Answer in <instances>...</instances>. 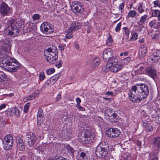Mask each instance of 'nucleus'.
I'll list each match as a JSON object with an SVG mask.
<instances>
[{
    "instance_id": "nucleus-1",
    "label": "nucleus",
    "mask_w": 160,
    "mask_h": 160,
    "mask_svg": "<svg viewBox=\"0 0 160 160\" xmlns=\"http://www.w3.org/2000/svg\"><path fill=\"white\" fill-rule=\"evenodd\" d=\"M149 93V87L143 83L137 84L133 86L128 92L129 98L133 103H139L146 98Z\"/></svg>"
},
{
    "instance_id": "nucleus-2",
    "label": "nucleus",
    "mask_w": 160,
    "mask_h": 160,
    "mask_svg": "<svg viewBox=\"0 0 160 160\" xmlns=\"http://www.w3.org/2000/svg\"><path fill=\"white\" fill-rule=\"evenodd\" d=\"M45 50L44 57L46 61L49 63L52 64L54 63L58 58L57 48L52 46Z\"/></svg>"
},
{
    "instance_id": "nucleus-3",
    "label": "nucleus",
    "mask_w": 160,
    "mask_h": 160,
    "mask_svg": "<svg viewBox=\"0 0 160 160\" xmlns=\"http://www.w3.org/2000/svg\"><path fill=\"white\" fill-rule=\"evenodd\" d=\"M94 136V134L92 131L86 130L79 132L78 139L82 143L88 144L93 141Z\"/></svg>"
},
{
    "instance_id": "nucleus-4",
    "label": "nucleus",
    "mask_w": 160,
    "mask_h": 160,
    "mask_svg": "<svg viewBox=\"0 0 160 160\" xmlns=\"http://www.w3.org/2000/svg\"><path fill=\"white\" fill-rule=\"evenodd\" d=\"M108 152V146L107 144H100L96 149L95 153L97 156L99 158H104Z\"/></svg>"
},
{
    "instance_id": "nucleus-5",
    "label": "nucleus",
    "mask_w": 160,
    "mask_h": 160,
    "mask_svg": "<svg viewBox=\"0 0 160 160\" xmlns=\"http://www.w3.org/2000/svg\"><path fill=\"white\" fill-rule=\"evenodd\" d=\"M40 29L42 32L44 34L50 35L54 31L52 25L48 22H44L40 25Z\"/></svg>"
},
{
    "instance_id": "nucleus-6",
    "label": "nucleus",
    "mask_w": 160,
    "mask_h": 160,
    "mask_svg": "<svg viewBox=\"0 0 160 160\" xmlns=\"http://www.w3.org/2000/svg\"><path fill=\"white\" fill-rule=\"evenodd\" d=\"M25 141L28 142L30 146H36L37 138L34 133H28L25 136Z\"/></svg>"
},
{
    "instance_id": "nucleus-7",
    "label": "nucleus",
    "mask_w": 160,
    "mask_h": 160,
    "mask_svg": "<svg viewBox=\"0 0 160 160\" xmlns=\"http://www.w3.org/2000/svg\"><path fill=\"white\" fill-rule=\"evenodd\" d=\"M3 142L5 143L4 148L7 150H10L12 146L13 142L12 136L9 134L7 135L4 137Z\"/></svg>"
},
{
    "instance_id": "nucleus-8",
    "label": "nucleus",
    "mask_w": 160,
    "mask_h": 160,
    "mask_svg": "<svg viewBox=\"0 0 160 160\" xmlns=\"http://www.w3.org/2000/svg\"><path fill=\"white\" fill-rule=\"evenodd\" d=\"M120 133V130L116 128H110L106 132V135L112 138H115L118 136Z\"/></svg>"
},
{
    "instance_id": "nucleus-9",
    "label": "nucleus",
    "mask_w": 160,
    "mask_h": 160,
    "mask_svg": "<svg viewBox=\"0 0 160 160\" xmlns=\"http://www.w3.org/2000/svg\"><path fill=\"white\" fill-rule=\"evenodd\" d=\"M19 31L18 29H14L12 26L10 24V25L5 29L4 34L6 35L15 36L17 35Z\"/></svg>"
},
{
    "instance_id": "nucleus-10",
    "label": "nucleus",
    "mask_w": 160,
    "mask_h": 160,
    "mask_svg": "<svg viewBox=\"0 0 160 160\" xmlns=\"http://www.w3.org/2000/svg\"><path fill=\"white\" fill-rule=\"evenodd\" d=\"M144 73L153 79L157 78V72L152 67H147L144 70Z\"/></svg>"
},
{
    "instance_id": "nucleus-11",
    "label": "nucleus",
    "mask_w": 160,
    "mask_h": 160,
    "mask_svg": "<svg viewBox=\"0 0 160 160\" xmlns=\"http://www.w3.org/2000/svg\"><path fill=\"white\" fill-rule=\"evenodd\" d=\"M123 65L119 64L117 63L112 66L109 65L108 64H106V68L109 69L110 71L112 72H117L123 68Z\"/></svg>"
},
{
    "instance_id": "nucleus-12",
    "label": "nucleus",
    "mask_w": 160,
    "mask_h": 160,
    "mask_svg": "<svg viewBox=\"0 0 160 160\" xmlns=\"http://www.w3.org/2000/svg\"><path fill=\"white\" fill-rule=\"evenodd\" d=\"M104 116L105 118L108 121L111 120L112 122L113 121L112 120L116 118L117 115L116 113L114 112L113 113L111 109H108L105 110V111Z\"/></svg>"
},
{
    "instance_id": "nucleus-13",
    "label": "nucleus",
    "mask_w": 160,
    "mask_h": 160,
    "mask_svg": "<svg viewBox=\"0 0 160 160\" xmlns=\"http://www.w3.org/2000/svg\"><path fill=\"white\" fill-rule=\"evenodd\" d=\"M21 64L17 61V63L14 62V64H12L10 65L5 67L7 71L10 72H14L17 71L18 68L20 67Z\"/></svg>"
},
{
    "instance_id": "nucleus-14",
    "label": "nucleus",
    "mask_w": 160,
    "mask_h": 160,
    "mask_svg": "<svg viewBox=\"0 0 160 160\" xmlns=\"http://www.w3.org/2000/svg\"><path fill=\"white\" fill-rule=\"evenodd\" d=\"M37 124L41 125L44 121V114L42 109L39 108L38 109L37 115Z\"/></svg>"
},
{
    "instance_id": "nucleus-15",
    "label": "nucleus",
    "mask_w": 160,
    "mask_h": 160,
    "mask_svg": "<svg viewBox=\"0 0 160 160\" xmlns=\"http://www.w3.org/2000/svg\"><path fill=\"white\" fill-rule=\"evenodd\" d=\"M9 8L4 2L2 3L0 7V13L2 15H7L9 12Z\"/></svg>"
},
{
    "instance_id": "nucleus-16",
    "label": "nucleus",
    "mask_w": 160,
    "mask_h": 160,
    "mask_svg": "<svg viewBox=\"0 0 160 160\" xmlns=\"http://www.w3.org/2000/svg\"><path fill=\"white\" fill-rule=\"evenodd\" d=\"M113 55V52L111 48H107L104 50L103 52V57L105 61L112 58Z\"/></svg>"
},
{
    "instance_id": "nucleus-17",
    "label": "nucleus",
    "mask_w": 160,
    "mask_h": 160,
    "mask_svg": "<svg viewBox=\"0 0 160 160\" xmlns=\"http://www.w3.org/2000/svg\"><path fill=\"white\" fill-rule=\"evenodd\" d=\"M2 47L4 51H5V53H8L10 51L11 42L9 40L6 39L4 40L2 43Z\"/></svg>"
},
{
    "instance_id": "nucleus-18",
    "label": "nucleus",
    "mask_w": 160,
    "mask_h": 160,
    "mask_svg": "<svg viewBox=\"0 0 160 160\" xmlns=\"http://www.w3.org/2000/svg\"><path fill=\"white\" fill-rule=\"evenodd\" d=\"M17 61L14 58L8 57L7 59L4 58L2 61L3 64V67L8 66L12 64H14L15 62L17 63Z\"/></svg>"
},
{
    "instance_id": "nucleus-19",
    "label": "nucleus",
    "mask_w": 160,
    "mask_h": 160,
    "mask_svg": "<svg viewBox=\"0 0 160 160\" xmlns=\"http://www.w3.org/2000/svg\"><path fill=\"white\" fill-rule=\"evenodd\" d=\"M160 59V50L153 52L150 56L149 59L154 62H157Z\"/></svg>"
},
{
    "instance_id": "nucleus-20",
    "label": "nucleus",
    "mask_w": 160,
    "mask_h": 160,
    "mask_svg": "<svg viewBox=\"0 0 160 160\" xmlns=\"http://www.w3.org/2000/svg\"><path fill=\"white\" fill-rule=\"evenodd\" d=\"M151 144L158 150L160 149V138H155L150 141Z\"/></svg>"
},
{
    "instance_id": "nucleus-21",
    "label": "nucleus",
    "mask_w": 160,
    "mask_h": 160,
    "mask_svg": "<svg viewBox=\"0 0 160 160\" xmlns=\"http://www.w3.org/2000/svg\"><path fill=\"white\" fill-rule=\"evenodd\" d=\"M100 62V59L97 57H95L91 61L87 62V64L90 65L91 67L93 68L97 67Z\"/></svg>"
},
{
    "instance_id": "nucleus-22",
    "label": "nucleus",
    "mask_w": 160,
    "mask_h": 160,
    "mask_svg": "<svg viewBox=\"0 0 160 160\" xmlns=\"http://www.w3.org/2000/svg\"><path fill=\"white\" fill-rule=\"evenodd\" d=\"M71 8L73 12L76 13L80 11L82 7L78 4V2H74L72 3Z\"/></svg>"
},
{
    "instance_id": "nucleus-23",
    "label": "nucleus",
    "mask_w": 160,
    "mask_h": 160,
    "mask_svg": "<svg viewBox=\"0 0 160 160\" xmlns=\"http://www.w3.org/2000/svg\"><path fill=\"white\" fill-rule=\"evenodd\" d=\"M9 24H10L14 29L18 30V28L22 25L21 22L19 20H11L9 21Z\"/></svg>"
},
{
    "instance_id": "nucleus-24",
    "label": "nucleus",
    "mask_w": 160,
    "mask_h": 160,
    "mask_svg": "<svg viewBox=\"0 0 160 160\" xmlns=\"http://www.w3.org/2000/svg\"><path fill=\"white\" fill-rule=\"evenodd\" d=\"M81 27V24L77 22L72 23L71 25V31L78 30Z\"/></svg>"
},
{
    "instance_id": "nucleus-25",
    "label": "nucleus",
    "mask_w": 160,
    "mask_h": 160,
    "mask_svg": "<svg viewBox=\"0 0 160 160\" xmlns=\"http://www.w3.org/2000/svg\"><path fill=\"white\" fill-rule=\"evenodd\" d=\"M27 31L30 32H34L37 30V27L34 24L32 23H29L28 24L27 28Z\"/></svg>"
},
{
    "instance_id": "nucleus-26",
    "label": "nucleus",
    "mask_w": 160,
    "mask_h": 160,
    "mask_svg": "<svg viewBox=\"0 0 160 160\" xmlns=\"http://www.w3.org/2000/svg\"><path fill=\"white\" fill-rule=\"evenodd\" d=\"M17 145L18 148L20 151H23L25 148V146L21 138L18 139Z\"/></svg>"
},
{
    "instance_id": "nucleus-27",
    "label": "nucleus",
    "mask_w": 160,
    "mask_h": 160,
    "mask_svg": "<svg viewBox=\"0 0 160 160\" xmlns=\"http://www.w3.org/2000/svg\"><path fill=\"white\" fill-rule=\"evenodd\" d=\"M147 52V48L144 46L141 47L139 49V55L141 58L145 56Z\"/></svg>"
},
{
    "instance_id": "nucleus-28",
    "label": "nucleus",
    "mask_w": 160,
    "mask_h": 160,
    "mask_svg": "<svg viewBox=\"0 0 160 160\" xmlns=\"http://www.w3.org/2000/svg\"><path fill=\"white\" fill-rule=\"evenodd\" d=\"M148 17V16L147 15H144L143 16H142L139 21L137 22L139 26H141L144 24Z\"/></svg>"
},
{
    "instance_id": "nucleus-29",
    "label": "nucleus",
    "mask_w": 160,
    "mask_h": 160,
    "mask_svg": "<svg viewBox=\"0 0 160 160\" xmlns=\"http://www.w3.org/2000/svg\"><path fill=\"white\" fill-rule=\"evenodd\" d=\"M158 22H157L156 20H153L150 22L149 23L150 26L151 28H158Z\"/></svg>"
},
{
    "instance_id": "nucleus-30",
    "label": "nucleus",
    "mask_w": 160,
    "mask_h": 160,
    "mask_svg": "<svg viewBox=\"0 0 160 160\" xmlns=\"http://www.w3.org/2000/svg\"><path fill=\"white\" fill-rule=\"evenodd\" d=\"M78 160H89V159L86 156V153L83 152H80L79 154Z\"/></svg>"
},
{
    "instance_id": "nucleus-31",
    "label": "nucleus",
    "mask_w": 160,
    "mask_h": 160,
    "mask_svg": "<svg viewBox=\"0 0 160 160\" xmlns=\"http://www.w3.org/2000/svg\"><path fill=\"white\" fill-rule=\"evenodd\" d=\"M106 61H107V64H108L109 65L112 66L117 63V60L113 56L111 58H109V60H108Z\"/></svg>"
},
{
    "instance_id": "nucleus-32",
    "label": "nucleus",
    "mask_w": 160,
    "mask_h": 160,
    "mask_svg": "<svg viewBox=\"0 0 160 160\" xmlns=\"http://www.w3.org/2000/svg\"><path fill=\"white\" fill-rule=\"evenodd\" d=\"M7 76L2 71H0V82H2L6 80Z\"/></svg>"
},
{
    "instance_id": "nucleus-33",
    "label": "nucleus",
    "mask_w": 160,
    "mask_h": 160,
    "mask_svg": "<svg viewBox=\"0 0 160 160\" xmlns=\"http://www.w3.org/2000/svg\"><path fill=\"white\" fill-rule=\"evenodd\" d=\"M11 110L12 115L15 114L17 117L19 116V111L17 108H11Z\"/></svg>"
},
{
    "instance_id": "nucleus-34",
    "label": "nucleus",
    "mask_w": 160,
    "mask_h": 160,
    "mask_svg": "<svg viewBox=\"0 0 160 160\" xmlns=\"http://www.w3.org/2000/svg\"><path fill=\"white\" fill-rule=\"evenodd\" d=\"M60 73L57 74L53 76H52L51 78V79L53 81V82L55 83L56 81L58 80L59 78L60 77Z\"/></svg>"
},
{
    "instance_id": "nucleus-35",
    "label": "nucleus",
    "mask_w": 160,
    "mask_h": 160,
    "mask_svg": "<svg viewBox=\"0 0 160 160\" xmlns=\"http://www.w3.org/2000/svg\"><path fill=\"white\" fill-rule=\"evenodd\" d=\"M145 8L142 6V3H140L139 5L138 10L140 13H142L144 11Z\"/></svg>"
},
{
    "instance_id": "nucleus-36",
    "label": "nucleus",
    "mask_w": 160,
    "mask_h": 160,
    "mask_svg": "<svg viewBox=\"0 0 160 160\" xmlns=\"http://www.w3.org/2000/svg\"><path fill=\"white\" fill-rule=\"evenodd\" d=\"M34 98V96L33 94H32L26 97L23 98V101L24 102H27L28 101L31 100Z\"/></svg>"
},
{
    "instance_id": "nucleus-37",
    "label": "nucleus",
    "mask_w": 160,
    "mask_h": 160,
    "mask_svg": "<svg viewBox=\"0 0 160 160\" xmlns=\"http://www.w3.org/2000/svg\"><path fill=\"white\" fill-rule=\"evenodd\" d=\"M54 83L53 82L51 79L47 80L46 82L45 83V85L46 86H51Z\"/></svg>"
},
{
    "instance_id": "nucleus-38",
    "label": "nucleus",
    "mask_w": 160,
    "mask_h": 160,
    "mask_svg": "<svg viewBox=\"0 0 160 160\" xmlns=\"http://www.w3.org/2000/svg\"><path fill=\"white\" fill-rule=\"evenodd\" d=\"M30 105V103L29 102H27L24 105L23 108V111L25 113H27L28 112Z\"/></svg>"
},
{
    "instance_id": "nucleus-39",
    "label": "nucleus",
    "mask_w": 160,
    "mask_h": 160,
    "mask_svg": "<svg viewBox=\"0 0 160 160\" xmlns=\"http://www.w3.org/2000/svg\"><path fill=\"white\" fill-rule=\"evenodd\" d=\"M137 14V12L134 10L130 11L128 14V16L129 17H135Z\"/></svg>"
},
{
    "instance_id": "nucleus-40",
    "label": "nucleus",
    "mask_w": 160,
    "mask_h": 160,
    "mask_svg": "<svg viewBox=\"0 0 160 160\" xmlns=\"http://www.w3.org/2000/svg\"><path fill=\"white\" fill-rule=\"evenodd\" d=\"M155 154L154 152H153L151 153L150 155V157H151V158H152V160H157L158 158L157 157L156 155H157V152H155Z\"/></svg>"
},
{
    "instance_id": "nucleus-41",
    "label": "nucleus",
    "mask_w": 160,
    "mask_h": 160,
    "mask_svg": "<svg viewBox=\"0 0 160 160\" xmlns=\"http://www.w3.org/2000/svg\"><path fill=\"white\" fill-rule=\"evenodd\" d=\"M160 11L158 10H153L152 12V16L153 17L158 16L160 14Z\"/></svg>"
},
{
    "instance_id": "nucleus-42",
    "label": "nucleus",
    "mask_w": 160,
    "mask_h": 160,
    "mask_svg": "<svg viewBox=\"0 0 160 160\" xmlns=\"http://www.w3.org/2000/svg\"><path fill=\"white\" fill-rule=\"evenodd\" d=\"M113 42V40L111 36H109L107 40L106 43L107 45L110 46Z\"/></svg>"
},
{
    "instance_id": "nucleus-43",
    "label": "nucleus",
    "mask_w": 160,
    "mask_h": 160,
    "mask_svg": "<svg viewBox=\"0 0 160 160\" xmlns=\"http://www.w3.org/2000/svg\"><path fill=\"white\" fill-rule=\"evenodd\" d=\"M45 78V76L44 72H41L39 73V79L41 81H43Z\"/></svg>"
},
{
    "instance_id": "nucleus-44",
    "label": "nucleus",
    "mask_w": 160,
    "mask_h": 160,
    "mask_svg": "<svg viewBox=\"0 0 160 160\" xmlns=\"http://www.w3.org/2000/svg\"><path fill=\"white\" fill-rule=\"evenodd\" d=\"M55 71V70L54 68H50L46 71V72L47 74L49 75L53 73Z\"/></svg>"
},
{
    "instance_id": "nucleus-45",
    "label": "nucleus",
    "mask_w": 160,
    "mask_h": 160,
    "mask_svg": "<svg viewBox=\"0 0 160 160\" xmlns=\"http://www.w3.org/2000/svg\"><path fill=\"white\" fill-rule=\"evenodd\" d=\"M131 60V58L129 57H127L123 59L122 60V62L124 64H126Z\"/></svg>"
},
{
    "instance_id": "nucleus-46",
    "label": "nucleus",
    "mask_w": 160,
    "mask_h": 160,
    "mask_svg": "<svg viewBox=\"0 0 160 160\" xmlns=\"http://www.w3.org/2000/svg\"><path fill=\"white\" fill-rule=\"evenodd\" d=\"M41 17L40 16L37 14H34L32 17V19L34 21H35L39 19Z\"/></svg>"
},
{
    "instance_id": "nucleus-47",
    "label": "nucleus",
    "mask_w": 160,
    "mask_h": 160,
    "mask_svg": "<svg viewBox=\"0 0 160 160\" xmlns=\"http://www.w3.org/2000/svg\"><path fill=\"white\" fill-rule=\"evenodd\" d=\"M66 47L65 44H60L58 46V49L61 52L63 51Z\"/></svg>"
},
{
    "instance_id": "nucleus-48",
    "label": "nucleus",
    "mask_w": 160,
    "mask_h": 160,
    "mask_svg": "<svg viewBox=\"0 0 160 160\" xmlns=\"http://www.w3.org/2000/svg\"><path fill=\"white\" fill-rule=\"evenodd\" d=\"M154 7H158L160 8V3L158 0H156L153 2Z\"/></svg>"
},
{
    "instance_id": "nucleus-49",
    "label": "nucleus",
    "mask_w": 160,
    "mask_h": 160,
    "mask_svg": "<svg viewBox=\"0 0 160 160\" xmlns=\"http://www.w3.org/2000/svg\"><path fill=\"white\" fill-rule=\"evenodd\" d=\"M121 24V22H119L115 28V30L116 32H118L120 30Z\"/></svg>"
},
{
    "instance_id": "nucleus-50",
    "label": "nucleus",
    "mask_w": 160,
    "mask_h": 160,
    "mask_svg": "<svg viewBox=\"0 0 160 160\" xmlns=\"http://www.w3.org/2000/svg\"><path fill=\"white\" fill-rule=\"evenodd\" d=\"M138 35L136 33H134L132 34L131 40L132 41L136 40L138 38Z\"/></svg>"
},
{
    "instance_id": "nucleus-51",
    "label": "nucleus",
    "mask_w": 160,
    "mask_h": 160,
    "mask_svg": "<svg viewBox=\"0 0 160 160\" xmlns=\"http://www.w3.org/2000/svg\"><path fill=\"white\" fill-rule=\"evenodd\" d=\"M70 39V32L68 31V32L67 34L65 36V38H64L63 40L66 42L68 39Z\"/></svg>"
},
{
    "instance_id": "nucleus-52",
    "label": "nucleus",
    "mask_w": 160,
    "mask_h": 160,
    "mask_svg": "<svg viewBox=\"0 0 160 160\" xmlns=\"http://www.w3.org/2000/svg\"><path fill=\"white\" fill-rule=\"evenodd\" d=\"M145 128L146 131L147 132L152 131L153 129V128L150 124H149Z\"/></svg>"
},
{
    "instance_id": "nucleus-53",
    "label": "nucleus",
    "mask_w": 160,
    "mask_h": 160,
    "mask_svg": "<svg viewBox=\"0 0 160 160\" xmlns=\"http://www.w3.org/2000/svg\"><path fill=\"white\" fill-rule=\"evenodd\" d=\"M61 98V92H59L57 95L55 99V101L58 102Z\"/></svg>"
},
{
    "instance_id": "nucleus-54",
    "label": "nucleus",
    "mask_w": 160,
    "mask_h": 160,
    "mask_svg": "<svg viewBox=\"0 0 160 160\" xmlns=\"http://www.w3.org/2000/svg\"><path fill=\"white\" fill-rule=\"evenodd\" d=\"M62 62L61 61H59L57 62L56 63V66L58 68H60L62 65Z\"/></svg>"
},
{
    "instance_id": "nucleus-55",
    "label": "nucleus",
    "mask_w": 160,
    "mask_h": 160,
    "mask_svg": "<svg viewBox=\"0 0 160 160\" xmlns=\"http://www.w3.org/2000/svg\"><path fill=\"white\" fill-rule=\"evenodd\" d=\"M6 123L5 120L3 118H0V127H2L4 126L5 124Z\"/></svg>"
},
{
    "instance_id": "nucleus-56",
    "label": "nucleus",
    "mask_w": 160,
    "mask_h": 160,
    "mask_svg": "<svg viewBox=\"0 0 160 160\" xmlns=\"http://www.w3.org/2000/svg\"><path fill=\"white\" fill-rule=\"evenodd\" d=\"M5 112L6 114L10 115H12L11 108L10 109H8L5 111Z\"/></svg>"
},
{
    "instance_id": "nucleus-57",
    "label": "nucleus",
    "mask_w": 160,
    "mask_h": 160,
    "mask_svg": "<svg viewBox=\"0 0 160 160\" xmlns=\"http://www.w3.org/2000/svg\"><path fill=\"white\" fill-rule=\"evenodd\" d=\"M76 107L80 111H83L85 110L84 108L81 106L80 104H77Z\"/></svg>"
},
{
    "instance_id": "nucleus-58",
    "label": "nucleus",
    "mask_w": 160,
    "mask_h": 160,
    "mask_svg": "<svg viewBox=\"0 0 160 160\" xmlns=\"http://www.w3.org/2000/svg\"><path fill=\"white\" fill-rule=\"evenodd\" d=\"M123 29L126 35L128 36L129 34V31L128 29L126 27H125L123 28Z\"/></svg>"
},
{
    "instance_id": "nucleus-59",
    "label": "nucleus",
    "mask_w": 160,
    "mask_h": 160,
    "mask_svg": "<svg viewBox=\"0 0 160 160\" xmlns=\"http://www.w3.org/2000/svg\"><path fill=\"white\" fill-rule=\"evenodd\" d=\"M124 5V4L123 2L121 3L119 5V10L121 11V12H122V10H123Z\"/></svg>"
},
{
    "instance_id": "nucleus-60",
    "label": "nucleus",
    "mask_w": 160,
    "mask_h": 160,
    "mask_svg": "<svg viewBox=\"0 0 160 160\" xmlns=\"http://www.w3.org/2000/svg\"><path fill=\"white\" fill-rule=\"evenodd\" d=\"M71 154H71V156H72L73 157L74 156V153L75 152H76V150H75L74 149H73L71 147Z\"/></svg>"
},
{
    "instance_id": "nucleus-61",
    "label": "nucleus",
    "mask_w": 160,
    "mask_h": 160,
    "mask_svg": "<svg viewBox=\"0 0 160 160\" xmlns=\"http://www.w3.org/2000/svg\"><path fill=\"white\" fill-rule=\"evenodd\" d=\"M149 124L148 122L146 121H143L142 122V126L143 127H145V128Z\"/></svg>"
},
{
    "instance_id": "nucleus-62",
    "label": "nucleus",
    "mask_w": 160,
    "mask_h": 160,
    "mask_svg": "<svg viewBox=\"0 0 160 160\" xmlns=\"http://www.w3.org/2000/svg\"><path fill=\"white\" fill-rule=\"evenodd\" d=\"M40 92L38 90H36V91L33 94H33V96H34V98L38 96Z\"/></svg>"
},
{
    "instance_id": "nucleus-63",
    "label": "nucleus",
    "mask_w": 160,
    "mask_h": 160,
    "mask_svg": "<svg viewBox=\"0 0 160 160\" xmlns=\"http://www.w3.org/2000/svg\"><path fill=\"white\" fill-rule=\"evenodd\" d=\"M158 38V35L157 34L154 35L152 38V40L153 41L157 40Z\"/></svg>"
},
{
    "instance_id": "nucleus-64",
    "label": "nucleus",
    "mask_w": 160,
    "mask_h": 160,
    "mask_svg": "<svg viewBox=\"0 0 160 160\" xmlns=\"http://www.w3.org/2000/svg\"><path fill=\"white\" fill-rule=\"evenodd\" d=\"M144 68L143 67H141L139 68V69L138 70V72L139 73H142L143 72L142 71L144 69Z\"/></svg>"
}]
</instances>
